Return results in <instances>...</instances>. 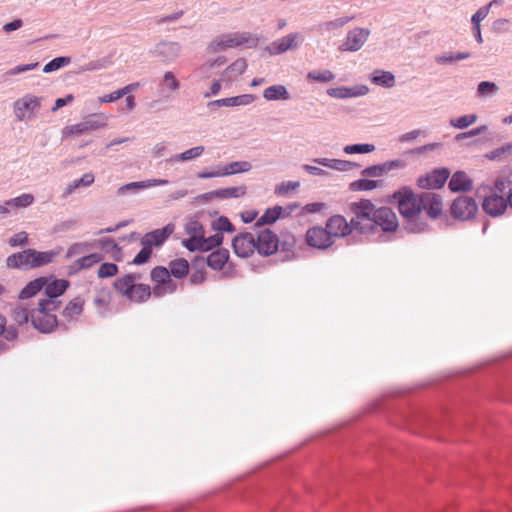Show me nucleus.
I'll use <instances>...</instances> for the list:
<instances>
[{"mask_svg": "<svg viewBox=\"0 0 512 512\" xmlns=\"http://www.w3.org/2000/svg\"><path fill=\"white\" fill-rule=\"evenodd\" d=\"M405 227L412 233H421L427 229L426 219H436L443 211L440 195L434 192L415 193L408 187H402L393 194Z\"/></svg>", "mask_w": 512, "mask_h": 512, "instance_id": "obj_1", "label": "nucleus"}, {"mask_svg": "<svg viewBox=\"0 0 512 512\" xmlns=\"http://www.w3.org/2000/svg\"><path fill=\"white\" fill-rule=\"evenodd\" d=\"M398 218L389 207L374 209L370 200L354 203V231L360 234H372L378 227L384 232H394L398 228Z\"/></svg>", "mask_w": 512, "mask_h": 512, "instance_id": "obj_2", "label": "nucleus"}, {"mask_svg": "<svg viewBox=\"0 0 512 512\" xmlns=\"http://www.w3.org/2000/svg\"><path fill=\"white\" fill-rule=\"evenodd\" d=\"M58 255V252L37 251L35 249H26L11 254L6 259V267L16 270H30L51 263Z\"/></svg>", "mask_w": 512, "mask_h": 512, "instance_id": "obj_3", "label": "nucleus"}, {"mask_svg": "<svg viewBox=\"0 0 512 512\" xmlns=\"http://www.w3.org/2000/svg\"><path fill=\"white\" fill-rule=\"evenodd\" d=\"M258 42L259 38L249 32H231L215 37L209 43L207 50L209 53H217L219 51L243 45L252 48L256 47Z\"/></svg>", "mask_w": 512, "mask_h": 512, "instance_id": "obj_4", "label": "nucleus"}, {"mask_svg": "<svg viewBox=\"0 0 512 512\" xmlns=\"http://www.w3.org/2000/svg\"><path fill=\"white\" fill-rule=\"evenodd\" d=\"M51 300H40L38 307L31 311V323L41 333H50L57 326V317L53 312L57 310Z\"/></svg>", "mask_w": 512, "mask_h": 512, "instance_id": "obj_5", "label": "nucleus"}, {"mask_svg": "<svg viewBox=\"0 0 512 512\" xmlns=\"http://www.w3.org/2000/svg\"><path fill=\"white\" fill-rule=\"evenodd\" d=\"M43 98L27 93L13 103V113L17 121L32 120L41 108Z\"/></svg>", "mask_w": 512, "mask_h": 512, "instance_id": "obj_6", "label": "nucleus"}, {"mask_svg": "<svg viewBox=\"0 0 512 512\" xmlns=\"http://www.w3.org/2000/svg\"><path fill=\"white\" fill-rule=\"evenodd\" d=\"M182 53V45L177 41L161 40L150 50L149 54L163 64L174 63Z\"/></svg>", "mask_w": 512, "mask_h": 512, "instance_id": "obj_7", "label": "nucleus"}, {"mask_svg": "<svg viewBox=\"0 0 512 512\" xmlns=\"http://www.w3.org/2000/svg\"><path fill=\"white\" fill-rule=\"evenodd\" d=\"M304 42V37L299 32L287 34L267 46L266 50L270 55H280L289 50H296Z\"/></svg>", "mask_w": 512, "mask_h": 512, "instance_id": "obj_8", "label": "nucleus"}, {"mask_svg": "<svg viewBox=\"0 0 512 512\" xmlns=\"http://www.w3.org/2000/svg\"><path fill=\"white\" fill-rule=\"evenodd\" d=\"M106 125V117L103 114H93L80 123L67 126L65 133L80 136L89 131L98 130Z\"/></svg>", "mask_w": 512, "mask_h": 512, "instance_id": "obj_9", "label": "nucleus"}, {"mask_svg": "<svg viewBox=\"0 0 512 512\" xmlns=\"http://www.w3.org/2000/svg\"><path fill=\"white\" fill-rule=\"evenodd\" d=\"M223 242V235L216 233L212 236L197 238H187L182 241L183 246L191 252L194 251H209L215 247H219Z\"/></svg>", "mask_w": 512, "mask_h": 512, "instance_id": "obj_10", "label": "nucleus"}, {"mask_svg": "<svg viewBox=\"0 0 512 512\" xmlns=\"http://www.w3.org/2000/svg\"><path fill=\"white\" fill-rule=\"evenodd\" d=\"M451 212L455 218L468 220L477 212V204L473 198L461 196L452 203Z\"/></svg>", "mask_w": 512, "mask_h": 512, "instance_id": "obj_11", "label": "nucleus"}, {"mask_svg": "<svg viewBox=\"0 0 512 512\" xmlns=\"http://www.w3.org/2000/svg\"><path fill=\"white\" fill-rule=\"evenodd\" d=\"M256 250L260 255L269 256L278 249V239L275 233L269 229L260 231L255 238Z\"/></svg>", "mask_w": 512, "mask_h": 512, "instance_id": "obj_12", "label": "nucleus"}, {"mask_svg": "<svg viewBox=\"0 0 512 512\" xmlns=\"http://www.w3.org/2000/svg\"><path fill=\"white\" fill-rule=\"evenodd\" d=\"M175 225L169 223L163 228L155 229L143 235L140 240L142 246L159 247L161 246L174 232Z\"/></svg>", "mask_w": 512, "mask_h": 512, "instance_id": "obj_13", "label": "nucleus"}, {"mask_svg": "<svg viewBox=\"0 0 512 512\" xmlns=\"http://www.w3.org/2000/svg\"><path fill=\"white\" fill-rule=\"evenodd\" d=\"M97 245L101 246L102 248L110 246L113 249H119L117 243L110 238L94 242H77L73 243L68 247L66 252V258L69 259L74 256L85 254L90 250L94 249Z\"/></svg>", "mask_w": 512, "mask_h": 512, "instance_id": "obj_14", "label": "nucleus"}, {"mask_svg": "<svg viewBox=\"0 0 512 512\" xmlns=\"http://www.w3.org/2000/svg\"><path fill=\"white\" fill-rule=\"evenodd\" d=\"M232 247L237 256L248 258L256 250L255 237L252 233H241L234 237Z\"/></svg>", "mask_w": 512, "mask_h": 512, "instance_id": "obj_15", "label": "nucleus"}, {"mask_svg": "<svg viewBox=\"0 0 512 512\" xmlns=\"http://www.w3.org/2000/svg\"><path fill=\"white\" fill-rule=\"evenodd\" d=\"M306 242L309 246L317 249H327L333 244V240L326 228L314 226L306 232Z\"/></svg>", "mask_w": 512, "mask_h": 512, "instance_id": "obj_16", "label": "nucleus"}, {"mask_svg": "<svg viewBox=\"0 0 512 512\" xmlns=\"http://www.w3.org/2000/svg\"><path fill=\"white\" fill-rule=\"evenodd\" d=\"M69 287V281L65 279H48L45 278V286H43L44 294L47 296L45 300H51L58 308L60 301L58 297L61 296Z\"/></svg>", "mask_w": 512, "mask_h": 512, "instance_id": "obj_17", "label": "nucleus"}, {"mask_svg": "<svg viewBox=\"0 0 512 512\" xmlns=\"http://www.w3.org/2000/svg\"><path fill=\"white\" fill-rule=\"evenodd\" d=\"M508 206V197L496 193H491L482 203L483 210L493 217L502 215Z\"/></svg>", "mask_w": 512, "mask_h": 512, "instance_id": "obj_18", "label": "nucleus"}, {"mask_svg": "<svg viewBox=\"0 0 512 512\" xmlns=\"http://www.w3.org/2000/svg\"><path fill=\"white\" fill-rule=\"evenodd\" d=\"M449 177V171L445 168L434 170L432 173L418 179V186L423 189L441 188Z\"/></svg>", "mask_w": 512, "mask_h": 512, "instance_id": "obj_19", "label": "nucleus"}, {"mask_svg": "<svg viewBox=\"0 0 512 512\" xmlns=\"http://www.w3.org/2000/svg\"><path fill=\"white\" fill-rule=\"evenodd\" d=\"M326 230L330 237H344L352 232L351 225L341 215H334L327 220Z\"/></svg>", "mask_w": 512, "mask_h": 512, "instance_id": "obj_20", "label": "nucleus"}, {"mask_svg": "<svg viewBox=\"0 0 512 512\" xmlns=\"http://www.w3.org/2000/svg\"><path fill=\"white\" fill-rule=\"evenodd\" d=\"M247 193V187L245 185L235 186V187H227V188H220L217 190H213L210 192H207L203 194V198L206 200L210 199H220V200H226V199H232V198H240L245 196Z\"/></svg>", "mask_w": 512, "mask_h": 512, "instance_id": "obj_21", "label": "nucleus"}, {"mask_svg": "<svg viewBox=\"0 0 512 512\" xmlns=\"http://www.w3.org/2000/svg\"><path fill=\"white\" fill-rule=\"evenodd\" d=\"M256 97L253 94H242L238 96L222 98L208 102L207 107L213 109L214 107H237L247 106L254 102Z\"/></svg>", "mask_w": 512, "mask_h": 512, "instance_id": "obj_22", "label": "nucleus"}, {"mask_svg": "<svg viewBox=\"0 0 512 512\" xmlns=\"http://www.w3.org/2000/svg\"><path fill=\"white\" fill-rule=\"evenodd\" d=\"M179 88L180 81L172 71H166L158 83V92L164 100H167L170 94L178 91Z\"/></svg>", "mask_w": 512, "mask_h": 512, "instance_id": "obj_23", "label": "nucleus"}, {"mask_svg": "<svg viewBox=\"0 0 512 512\" xmlns=\"http://www.w3.org/2000/svg\"><path fill=\"white\" fill-rule=\"evenodd\" d=\"M103 258L104 256L101 253H91L84 255L69 266V273L75 274L81 270L89 269L95 264L101 262Z\"/></svg>", "mask_w": 512, "mask_h": 512, "instance_id": "obj_24", "label": "nucleus"}, {"mask_svg": "<svg viewBox=\"0 0 512 512\" xmlns=\"http://www.w3.org/2000/svg\"><path fill=\"white\" fill-rule=\"evenodd\" d=\"M94 181L95 176L93 173H85L81 178L75 179L67 184L62 193V198L69 197L71 194L75 193L76 190H78L79 188H87L91 186L94 183Z\"/></svg>", "mask_w": 512, "mask_h": 512, "instance_id": "obj_25", "label": "nucleus"}, {"mask_svg": "<svg viewBox=\"0 0 512 512\" xmlns=\"http://www.w3.org/2000/svg\"><path fill=\"white\" fill-rule=\"evenodd\" d=\"M449 189L452 192L469 191L472 189V180L465 172L457 171L449 181Z\"/></svg>", "mask_w": 512, "mask_h": 512, "instance_id": "obj_26", "label": "nucleus"}, {"mask_svg": "<svg viewBox=\"0 0 512 512\" xmlns=\"http://www.w3.org/2000/svg\"><path fill=\"white\" fill-rule=\"evenodd\" d=\"M312 162L339 172H346L352 169V162L347 160L319 157L312 159Z\"/></svg>", "mask_w": 512, "mask_h": 512, "instance_id": "obj_27", "label": "nucleus"}, {"mask_svg": "<svg viewBox=\"0 0 512 512\" xmlns=\"http://www.w3.org/2000/svg\"><path fill=\"white\" fill-rule=\"evenodd\" d=\"M83 307L84 300L81 297H76L65 306L62 316L68 322L76 321L82 314Z\"/></svg>", "mask_w": 512, "mask_h": 512, "instance_id": "obj_28", "label": "nucleus"}, {"mask_svg": "<svg viewBox=\"0 0 512 512\" xmlns=\"http://www.w3.org/2000/svg\"><path fill=\"white\" fill-rule=\"evenodd\" d=\"M229 260V251L225 248H219L207 257V265L213 270H221Z\"/></svg>", "mask_w": 512, "mask_h": 512, "instance_id": "obj_29", "label": "nucleus"}, {"mask_svg": "<svg viewBox=\"0 0 512 512\" xmlns=\"http://www.w3.org/2000/svg\"><path fill=\"white\" fill-rule=\"evenodd\" d=\"M263 98L267 101H286L290 99V94L284 85L277 84L267 87L263 91Z\"/></svg>", "mask_w": 512, "mask_h": 512, "instance_id": "obj_30", "label": "nucleus"}, {"mask_svg": "<svg viewBox=\"0 0 512 512\" xmlns=\"http://www.w3.org/2000/svg\"><path fill=\"white\" fill-rule=\"evenodd\" d=\"M247 68L246 60L239 58L230 64L222 74V78L225 81L231 82L238 76L242 75Z\"/></svg>", "mask_w": 512, "mask_h": 512, "instance_id": "obj_31", "label": "nucleus"}, {"mask_svg": "<svg viewBox=\"0 0 512 512\" xmlns=\"http://www.w3.org/2000/svg\"><path fill=\"white\" fill-rule=\"evenodd\" d=\"M352 20V17H340L332 21H326L323 23H320L317 25L316 29L321 34L327 33V32H333L334 35L338 34V31L347 23H349Z\"/></svg>", "mask_w": 512, "mask_h": 512, "instance_id": "obj_32", "label": "nucleus"}, {"mask_svg": "<svg viewBox=\"0 0 512 512\" xmlns=\"http://www.w3.org/2000/svg\"><path fill=\"white\" fill-rule=\"evenodd\" d=\"M371 82L384 88H392L395 86V76L389 71L375 70L371 74Z\"/></svg>", "mask_w": 512, "mask_h": 512, "instance_id": "obj_33", "label": "nucleus"}, {"mask_svg": "<svg viewBox=\"0 0 512 512\" xmlns=\"http://www.w3.org/2000/svg\"><path fill=\"white\" fill-rule=\"evenodd\" d=\"M35 201V197L31 193H23L17 197L6 200V204L9 205L10 210L25 209L31 206Z\"/></svg>", "mask_w": 512, "mask_h": 512, "instance_id": "obj_34", "label": "nucleus"}, {"mask_svg": "<svg viewBox=\"0 0 512 512\" xmlns=\"http://www.w3.org/2000/svg\"><path fill=\"white\" fill-rule=\"evenodd\" d=\"M45 286V277H39L30 281L19 294L20 299H29L35 296L38 292L42 291Z\"/></svg>", "mask_w": 512, "mask_h": 512, "instance_id": "obj_35", "label": "nucleus"}, {"mask_svg": "<svg viewBox=\"0 0 512 512\" xmlns=\"http://www.w3.org/2000/svg\"><path fill=\"white\" fill-rule=\"evenodd\" d=\"M221 166L224 177L239 173H246L252 169V164L249 161H234Z\"/></svg>", "mask_w": 512, "mask_h": 512, "instance_id": "obj_36", "label": "nucleus"}, {"mask_svg": "<svg viewBox=\"0 0 512 512\" xmlns=\"http://www.w3.org/2000/svg\"><path fill=\"white\" fill-rule=\"evenodd\" d=\"M283 208L281 206H274L268 208L264 214L257 220L256 226H263L276 222L282 215Z\"/></svg>", "mask_w": 512, "mask_h": 512, "instance_id": "obj_37", "label": "nucleus"}, {"mask_svg": "<svg viewBox=\"0 0 512 512\" xmlns=\"http://www.w3.org/2000/svg\"><path fill=\"white\" fill-rule=\"evenodd\" d=\"M188 270V261L183 258L173 260L169 264L170 275H173L175 278L178 279L184 278L187 275Z\"/></svg>", "mask_w": 512, "mask_h": 512, "instance_id": "obj_38", "label": "nucleus"}, {"mask_svg": "<svg viewBox=\"0 0 512 512\" xmlns=\"http://www.w3.org/2000/svg\"><path fill=\"white\" fill-rule=\"evenodd\" d=\"M135 281L136 277L134 275L128 274L122 278L117 279L114 283V287L118 292L128 297L135 285Z\"/></svg>", "mask_w": 512, "mask_h": 512, "instance_id": "obj_39", "label": "nucleus"}, {"mask_svg": "<svg viewBox=\"0 0 512 512\" xmlns=\"http://www.w3.org/2000/svg\"><path fill=\"white\" fill-rule=\"evenodd\" d=\"M205 148L204 146H195L193 148H190L180 154L174 155L170 158V162H179V161H190L192 159L200 157Z\"/></svg>", "mask_w": 512, "mask_h": 512, "instance_id": "obj_40", "label": "nucleus"}, {"mask_svg": "<svg viewBox=\"0 0 512 512\" xmlns=\"http://www.w3.org/2000/svg\"><path fill=\"white\" fill-rule=\"evenodd\" d=\"M151 295L150 288L144 284H135L128 298L135 302H143Z\"/></svg>", "mask_w": 512, "mask_h": 512, "instance_id": "obj_41", "label": "nucleus"}, {"mask_svg": "<svg viewBox=\"0 0 512 512\" xmlns=\"http://www.w3.org/2000/svg\"><path fill=\"white\" fill-rule=\"evenodd\" d=\"M512 189V180H510L506 176H498L494 182V192L500 193L504 197H508L509 193H511Z\"/></svg>", "mask_w": 512, "mask_h": 512, "instance_id": "obj_42", "label": "nucleus"}, {"mask_svg": "<svg viewBox=\"0 0 512 512\" xmlns=\"http://www.w3.org/2000/svg\"><path fill=\"white\" fill-rule=\"evenodd\" d=\"M211 227L213 231L217 233L220 232H228L233 233L235 231L234 225L226 216H219L217 219L213 220L211 223Z\"/></svg>", "mask_w": 512, "mask_h": 512, "instance_id": "obj_43", "label": "nucleus"}, {"mask_svg": "<svg viewBox=\"0 0 512 512\" xmlns=\"http://www.w3.org/2000/svg\"><path fill=\"white\" fill-rule=\"evenodd\" d=\"M170 276L169 269L163 266H157L151 271L152 280L162 285L171 283Z\"/></svg>", "mask_w": 512, "mask_h": 512, "instance_id": "obj_44", "label": "nucleus"}, {"mask_svg": "<svg viewBox=\"0 0 512 512\" xmlns=\"http://www.w3.org/2000/svg\"><path fill=\"white\" fill-rule=\"evenodd\" d=\"M307 79L310 81L327 83L335 79V75L330 70H313L307 73Z\"/></svg>", "mask_w": 512, "mask_h": 512, "instance_id": "obj_45", "label": "nucleus"}, {"mask_svg": "<svg viewBox=\"0 0 512 512\" xmlns=\"http://www.w3.org/2000/svg\"><path fill=\"white\" fill-rule=\"evenodd\" d=\"M71 63V57L69 56H59L54 59H52L50 62H48L44 68V73H52L56 70H59L62 67L67 66Z\"/></svg>", "mask_w": 512, "mask_h": 512, "instance_id": "obj_46", "label": "nucleus"}, {"mask_svg": "<svg viewBox=\"0 0 512 512\" xmlns=\"http://www.w3.org/2000/svg\"><path fill=\"white\" fill-rule=\"evenodd\" d=\"M470 57L469 52H459L456 54H443V55H437L435 57V61L437 64L444 65V64H451L455 61L464 60Z\"/></svg>", "mask_w": 512, "mask_h": 512, "instance_id": "obj_47", "label": "nucleus"}, {"mask_svg": "<svg viewBox=\"0 0 512 512\" xmlns=\"http://www.w3.org/2000/svg\"><path fill=\"white\" fill-rule=\"evenodd\" d=\"M393 164V162H390L367 167L362 171V175L366 177H379L383 175L385 172L389 171L393 167Z\"/></svg>", "mask_w": 512, "mask_h": 512, "instance_id": "obj_48", "label": "nucleus"}, {"mask_svg": "<svg viewBox=\"0 0 512 512\" xmlns=\"http://www.w3.org/2000/svg\"><path fill=\"white\" fill-rule=\"evenodd\" d=\"M185 232L189 238L202 237L205 234L203 225L198 220H190L185 224Z\"/></svg>", "mask_w": 512, "mask_h": 512, "instance_id": "obj_49", "label": "nucleus"}, {"mask_svg": "<svg viewBox=\"0 0 512 512\" xmlns=\"http://www.w3.org/2000/svg\"><path fill=\"white\" fill-rule=\"evenodd\" d=\"M498 3H500V0H492L488 5L480 7L471 17L472 25H480L481 21L487 17L490 8Z\"/></svg>", "mask_w": 512, "mask_h": 512, "instance_id": "obj_50", "label": "nucleus"}, {"mask_svg": "<svg viewBox=\"0 0 512 512\" xmlns=\"http://www.w3.org/2000/svg\"><path fill=\"white\" fill-rule=\"evenodd\" d=\"M477 116L475 114L464 115L450 120V125L457 129H465L475 123Z\"/></svg>", "mask_w": 512, "mask_h": 512, "instance_id": "obj_51", "label": "nucleus"}, {"mask_svg": "<svg viewBox=\"0 0 512 512\" xmlns=\"http://www.w3.org/2000/svg\"><path fill=\"white\" fill-rule=\"evenodd\" d=\"M370 35V30L366 28L354 29V52L361 49Z\"/></svg>", "mask_w": 512, "mask_h": 512, "instance_id": "obj_52", "label": "nucleus"}, {"mask_svg": "<svg viewBox=\"0 0 512 512\" xmlns=\"http://www.w3.org/2000/svg\"><path fill=\"white\" fill-rule=\"evenodd\" d=\"M300 182L298 181H283L275 186L274 193L278 196H284L290 191L299 188Z\"/></svg>", "mask_w": 512, "mask_h": 512, "instance_id": "obj_53", "label": "nucleus"}, {"mask_svg": "<svg viewBox=\"0 0 512 512\" xmlns=\"http://www.w3.org/2000/svg\"><path fill=\"white\" fill-rule=\"evenodd\" d=\"M13 319L18 325L27 324L31 320V311L25 307H16L13 310Z\"/></svg>", "mask_w": 512, "mask_h": 512, "instance_id": "obj_54", "label": "nucleus"}, {"mask_svg": "<svg viewBox=\"0 0 512 512\" xmlns=\"http://www.w3.org/2000/svg\"><path fill=\"white\" fill-rule=\"evenodd\" d=\"M38 65H39L38 62L30 63V64L17 65L15 67L9 69L8 71H6L5 74H4V77H12V76L19 75L21 73H25V72L34 70L35 68L38 67Z\"/></svg>", "mask_w": 512, "mask_h": 512, "instance_id": "obj_55", "label": "nucleus"}, {"mask_svg": "<svg viewBox=\"0 0 512 512\" xmlns=\"http://www.w3.org/2000/svg\"><path fill=\"white\" fill-rule=\"evenodd\" d=\"M118 266L114 263H103L98 269L97 275L99 278H108L116 275Z\"/></svg>", "mask_w": 512, "mask_h": 512, "instance_id": "obj_56", "label": "nucleus"}, {"mask_svg": "<svg viewBox=\"0 0 512 512\" xmlns=\"http://www.w3.org/2000/svg\"><path fill=\"white\" fill-rule=\"evenodd\" d=\"M498 90L497 85L494 82L482 81L478 84L477 93L480 96H487L495 94Z\"/></svg>", "mask_w": 512, "mask_h": 512, "instance_id": "obj_57", "label": "nucleus"}, {"mask_svg": "<svg viewBox=\"0 0 512 512\" xmlns=\"http://www.w3.org/2000/svg\"><path fill=\"white\" fill-rule=\"evenodd\" d=\"M380 181L370 179H359L354 181V190L369 191L375 189Z\"/></svg>", "mask_w": 512, "mask_h": 512, "instance_id": "obj_58", "label": "nucleus"}, {"mask_svg": "<svg viewBox=\"0 0 512 512\" xmlns=\"http://www.w3.org/2000/svg\"><path fill=\"white\" fill-rule=\"evenodd\" d=\"M327 94L334 98H349L352 97V88L349 87H337V88H329L327 90Z\"/></svg>", "mask_w": 512, "mask_h": 512, "instance_id": "obj_59", "label": "nucleus"}, {"mask_svg": "<svg viewBox=\"0 0 512 512\" xmlns=\"http://www.w3.org/2000/svg\"><path fill=\"white\" fill-rule=\"evenodd\" d=\"M152 254L151 247L142 246V249L138 252V254L134 257L132 264L142 265L146 263Z\"/></svg>", "mask_w": 512, "mask_h": 512, "instance_id": "obj_60", "label": "nucleus"}, {"mask_svg": "<svg viewBox=\"0 0 512 512\" xmlns=\"http://www.w3.org/2000/svg\"><path fill=\"white\" fill-rule=\"evenodd\" d=\"M28 243V234L25 231L18 232L9 238L8 244L11 247L23 246Z\"/></svg>", "mask_w": 512, "mask_h": 512, "instance_id": "obj_61", "label": "nucleus"}, {"mask_svg": "<svg viewBox=\"0 0 512 512\" xmlns=\"http://www.w3.org/2000/svg\"><path fill=\"white\" fill-rule=\"evenodd\" d=\"M142 189H145L143 181L130 182V183H127V184L119 187L117 190V194L123 195L130 191L135 192V191L142 190Z\"/></svg>", "mask_w": 512, "mask_h": 512, "instance_id": "obj_62", "label": "nucleus"}, {"mask_svg": "<svg viewBox=\"0 0 512 512\" xmlns=\"http://www.w3.org/2000/svg\"><path fill=\"white\" fill-rule=\"evenodd\" d=\"M222 173H223L222 166L219 165V166H216L211 171L204 170V171L198 172L197 173V178H199V179H209V178H216V177H224V174H222Z\"/></svg>", "mask_w": 512, "mask_h": 512, "instance_id": "obj_63", "label": "nucleus"}, {"mask_svg": "<svg viewBox=\"0 0 512 512\" xmlns=\"http://www.w3.org/2000/svg\"><path fill=\"white\" fill-rule=\"evenodd\" d=\"M302 169L307 172L310 175L313 176H321V177H327L330 175V173L327 170H324L318 166L310 165V164H304L302 166Z\"/></svg>", "mask_w": 512, "mask_h": 512, "instance_id": "obj_64", "label": "nucleus"}]
</instances>
